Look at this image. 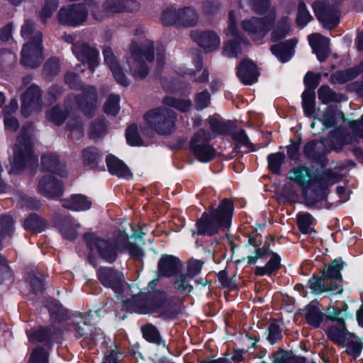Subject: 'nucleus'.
Masks as SVG:
<instances>
[{"label": "nucleus", "instance_id": "nucleus-14", "mask_svg": "<svg viewBox=\"0 0 363 363\" xmlns=\"http://www.w3.org/2000/svg\"><path fill=\"white\" fill-rule=\"evenodd\" d=\"M88 11L83 4H74L60 9L57 17L60 23L65 26H77L87 19Z\"/></svg>", "mask_w": 363, "mask_h": 363}, {"label": "nucleus", "instance_id": "nucleus-24", "mask_svg": "<svg viewBox=\"0 0 363 363\" xmlns=\"http://www.w3.org/2000/svg\"><path fill=\"white\" fill-rule=\"evenodd\" d=\"M181 261L177 257L162 255L158 262L157 270L161 277H171L181 272Z\"/></svg>", "mask_w": 363, "mask_h": 363}, {"label": "nucleus", "instance_id": "nucleus-28", "mask_svg": "<svg viewBox=\"0 0 363 363\" xmlns=\"http://www.w3.org/2000/svg\"><path fill=\"white\" fill-rule=\"evenodd\" d=\"M305 157L312 162H315L322 166L325 165V156L324 154V147L323 145L315 140L307 143L303 148Z\"/></svg>", "mask_w": 363, "mask_h": 363}, {"label": "nucleus", "instance_id": "nucleus-16", "mask_svg": "<svg viewBox=\"0 0 363 363\" xmlns=\"http://www.w3.org/2000/svg\"><path fill=\"white\" fill-rule=\"evenodd\" d=\"M72 50L79 61L88 64L89 70L93 73L99 65V51L83 41L73 43Z\"/></svg>", "mask_w": 363, "mask_h": 363}, {"label": "nucleus", "instance_id": "nucleus-38", "mask_svg": "<svg viewBox=\"0 0 363 363\" xmlns=\"http://www.w3.org/2000/svg\"><path fill=\"white\" fill-rule=\"evenodd\" d=\"M313 172L308 167L298 166L289 172V179L295 182L298 186H303L308 184L312 178Z\"/></svg>", "mask_w": 363, "mask_h": 363}, {"label": "nucleus", "instance_id": "nucleus-52", "mask_svg": "<svg viewBox=\"0 0 363 363\" xmlns=\"http://www.w3.org/2000/svg\"><path fill=\"white\" fill-rule=\"evenodd\" d=\"M246 42V38L244 41H240L238 38L228 40L224 45L223 54L228 57H237L242 52L240 43Z\"/></svg>", "mask_w": 363, "mask_h": 363}, {"label": "nucleus", "instance_id": "nucleus-40", "mask_svg": "<svg viewBox=\"0 0 363 363\" xmlns=\"http://www.w3.org/2000/svg\"><path fill=\"white\" fill-rule=\"evenodd\" d=\"M25 229L34 233H40L47 228L46 220L37 213H30L24 220Z\"/></svg>", "mask_w": 363, "mask_h": 363}, {"label": "nucleus", "instance_id": "nucleus-20", "mask_svg": "<svg viewBox=\"0 0 363 363\" xmlns=\"http://www.w3.org/2000/svg\"><path fill=\"white\" fill-rule=\"evenodd\" d=\"M97 277L105 287L120 292L123 287V274L112 267H101L97 270Z\"/></svg>", "mask_w": 363, "mask_h": 363}, {"label": "nucleus", "instance_id": "nucleus-31", "mask_svg": "<svg viewBox=\"0 0 363 363\" xmlns=\"http://www.w3.org/2000/svg\"><path fill=\"white\" fill-rule=\"evenodd\" d=\"M350 333V332L347 330L345 321L335 323V325L329 326L326 330L328 338L338 346L344 343V340Z\"/></svg>", "mask_w": 363, "mask_h": 363}, {"label": "nucleus", "instance_id": "nucleus-4", "mask_svg": "<svg viewBox=\"0 0 363 363\" xmlns=\"http://www.w3.org/2000/svg\"><path fill=\"white\" fill-rule=\"evenodd\" d=\"M87 247L91 251H96L99 256L108 263H113L118 257V251L123 250L128 245V234L125 231H118L113 240L96 237L91 233L84 235Z\"/></svg>", "mask_w": 363, "mask_h": 363}, {"label": "nucleus", "instance_id": "nucleus-15", "mask_svg": "<svg viewBox=\"0 0 363 363\" xmlns=\"http://www.w3.org/2000/svg\"><path fill=\"white\" fill-rule=\"evenodd\" d=\"M313 8L315 16L325 28L333 29L338 25L340 12L337 6L326 1H315Z\"/></svg>", "mask_w": 363, "mask_h": 363}, {"label": "nucleus", "instance_id": "nucleus-21", "mask_svg": "<svg viewBox=\"0 0 363 363\" xmlns=\"http://www.w3.org/2000/svg\"><path fill=\"white\" fill-rule=\"evenodd\" d=\"M53 221L63 237L70 240L76 239L78 235L77 230L80 225L74 218L56 213L53 215Z\"/></svg>", "mask_w": 363, "mask_h": 363}, {"label": "nucleus", "instance_id": "nucleus-17", "mask_svg": "<svg viewBox=\"0 0 363 363\" xmlns=\"http://www.w3.org/2000/svg\"><path fill=\"white\" fill-rule=\"evenodd\" d=\"M41 89L35 84L30 85L21 96V113L28 116L43 107Z\"/></svg>", "mask_w": 363, "mask_h": 363}, {"label": "nucleus", "instance_id": "nucleus-12", "mask_svg": "<svg viewBox=\"0 0 363 363\" xmlns=\"http://www.w3.org/2000/svg\"><path fill=\"white\" fill-rule=\"evenodd\" d=\"M275 16L270 14L264 18L252 17L241 23L242 28L255 41L262 40L274 23Z\"/></svg>", "mask_w": 363, "mask_h": 363}, {"label": "nucleus", "instance_id": "nucleus-30", "mask_svg": "<svg viewBox=\"0 0 363 363\" xmlns=\"http://www.w3.org/2000/svg\"><path fill=\"white\" fill-rule=\"evenodd\" d=\"M296 41L294 40H285L284 42L271 46V52L281 62L289 61L293 55L294 47Z\"/></svg>", "mask_w": 363, "mask_h": 363}, {"label": "nucleus", "instance_id": "nucleus-37", "mask_svg": "<svg viewBox=\"0 0 363 363\" xmlns=\"http://www.w3.org/2000/svg\"><path fill=\"white\" fill-rule=\"evenodd\" d=\"M318 303H311L306 307L305 318L308 325L317 328L323 321L325 314L318 306Z\"/></svg>", "mask_w": 363, "mask_h": 363}, {"label": "nucleus", "instance_id": "nucleus-11", "mask_svg": "<svg viewBox=\"0 0 363 363\" xmlns=\"http://www.w3.org/2000/svg\"><path fill=\"white\" fill-rule=\"evenodd\" d=\"M212 137L210 133L200 129L190 141V149L195 157L201 162H208L216 156V150L209 145Z\"/></svg>", "mask_w": 363, "mask_h": 363}, {"label": "nucleus", "instance_id": "nucleus-6", "mask_svg": "<svg viewBox=\"0 0 363 363\" xmlns=\"http://www.w3.org/2000/svg\"><path fill=\"white\" fill-rule=\"evenodd\" d=\"M33 124L26 123L21 128L13 148V167L10 172L22 170L26 165L35 164L38 158L33 152Z\"/></svg>", "mask_w": 363, "mask_h": 363}, {"label": "nucleus", "instance_id": "nucleus-51", "mask_svg": "<svg viewBox=\"0 0 363 363\" xmlns=\"http://www.w3.org/2000/svg\"><path fill=\"white\" fill-rule=\"evenodd\" d=\"M107 132V125L101 118L94 120L89 127V135L91 139L97 140L104 137Z\"/></svg>", "mask_w": 363, "mask_h": 363}, {"label": "nucleus", "instance_id": "nucleus-9", "mask_svg": "<svg viewBox=\"0 0 363 363\" xmlns=\"http://www.w3.org/2000/svg\"><path fill=\"white\" fill-rule=\"evenodd\" d=\"M144 118L149 127L160 135H169L174 131L176 115L169 108H153L146 113Z\"/></svg>", "mask_w": 363, "mask_h": 363}, {"label": "nucleus", "instance_id": "nucleus-46", "mask_svg": "<svg viewBox=\"0 0 363 363\" xmlns=\"http://www.w3.org/2000/svg\"><path fill=\"white\" fill-rule=\"evenodd\" d=\"M27 279L34 294H41L44 290V276L38 270H31L27 273Z\"/></svg>", "mask_w": 363, "mask_h": 363}, {"label": "nucleus", "instance_id": "nucleus-58", "mask_svg": "<svg viewBox=\"0 0 363 363\" xmlns=\"http://www.w3.org/2000/svg\"><path fill=\"white\" fill-rule=\"evenodd\" d=\"M304 198L308 206H313L318 201L325 198V193L321 189L318 190L307 189L304 193Z\"/></svg>", "mask_w": 363, "mask_h": 363}, {"label": "nucleus", "instance_id": "nucleus-39", "mask_svg": "<svg viewBox=\"0 0 363 363\" xmlns=\"http://www.w3.org/2000/svg\"><path fill=\"white\" fill-rule=\"evenodd\" d=\"M308 285L311 291L315 294H321L326 291H333L336 294V289L332 284L326 281L325 277L322 274L321 277L313 276L308 281Z\"/></svg>", "mask_w": 363, "mask_h": 363}, {"label": "nucleus", "instance_id": "nucleus-19", "mask_svg": "<svg viewBox=\"0 0 363 363\" xmlns=\"http://www.w3.org/2000/svg\"><path fill=\"white\" fill-rule=\"evenodd\" d=\"M190 37L206 52H212L217 50L220 44L218 35L211 30H193L190 32Z\"/></svg>", "mask_w": 363, "mask_h": 363}, {"label": "nucleus", "instance_id": "nucleus-32", "mask_svg": "<svg viewBox=\"0 0 363 363\" xmlns=\"http://www.w3.org/2000/svg\"><path fill=\"white\" fill-rule=\"evenodd\" d=\"M362 72L363 60L350 69L335 72L331 75V79L335 83L344 84L356 78Z\"/></svg>", "mask_w": 363, "mask_h": 363}, {"label": "nucleus", "instance_id": "nucleus-64", "mask_svg": "<svg viewBox=\"0 0 363 363\" xmlns=\"http://www.w3.org/2000/svg\"><path fill=\"white\" fill-rule=\"evenodd\" d=\"M194 103L196 110L201 111L207 108L211 103V94L206 90H203L195 95Z\"/></svg>", "mask_w": 363, "mask_h": 363}, {"label": "nucleus", "instance_id": "nucleus-54", "mask_svg": "<svg viewBox=\"0 0 363 363\" xmlns=\"http://www.w3.org/2000/svg\"><path fill=\"white\" fill-rule=\"evenodd\" d=\"M164 104L172 106L180 111L185 112L189 110L192 104L189 99H177L173 96H166L163 99Z\"/></svg>", "mask_w": 363, "mask_h": 363}, {"label": "nucleus", "instance_id": "nucleus-42", "mask_svg": "<svg viewBox=\"0 0 363 363\" xmlns=\"http://www.w3.org/2000/svg\"><path fill=\"white\" fill-rule=\"evenodd\" d=\"M290 30L289 19L287 16L281 17L271 33V40L277 42L284 38Z\"/></svg>", "mask_w": 363, "mask_h": 363}, {"label": "nucleus", "instance_id": "nucleus-7", "mask_svg": "<svg viewBox=\"0 0 363 363\" xmlns=\"http://www.w3.org/2000/svg\"><path fill=\"white\" fill-rule=\"evenodd\" d=\"M60 333L54 327H39L32 332H27L30 342L44 343L46 347H37L30 356L29 363H48L49 350L55 335Z\"/></svg>", "mask_w": 363, "mask_h": 363}, {"label": "nucleus", "instance_id": "nucleus-8", "mask_svg": "<svg viewBox=\"0 0 363 363\" xmlns=\"http://www.w3.org/2000/svg\"><path fill=\"white\" fill-rule=\"evenodd\" d=\"M90 6L91 16L99 21L115 13H133L140 9V4L135 0H106L101 7L96 2H91Z\"/></svg>", "mask_w": 363, "mask_h": 363}, {"label": "nucleus", "instance_id": "nucleus-50", "mask_svg": "<svg viewBox=\"0 0 363 363\" xmlns=\"http://www.w3.org/2000/svg\"><path fill=\"white\" fill-rule=\"evenodd\" d=\"M315 92L312 90H305L302 94V106L306 116H311L315 113Z\"/></svg>", "mask_w": 363, "mask_h": 363}, {"label": "nucleus", "instance_id": "nucleus-10", "mask_svg": "<svg viewBox=\"0 0 363 363\" xmlns=\"http://www.w3.org/2000/svg\"><path fill=\"white\" fill-rule=\"evenodd\" d=\"M250 245H252L255 247V255L248 256V264H255L258 259H267L270 256L269 259L264 267H257L255 269V274L257 276H264L265 274H271L274 272L278 270L281 267L280 257L269 250V245L267 242L264 243L262 247H259V245L257 242L256 238L250 237L248 240Z\"/></svg>", "mask_w": 363, "mask_h": 363}, {"label": "nucleus", "instance_id": "nucleus-62", "mask_svg": "<svg viewBox=\"0 0 363 363\" xmlns=\"http://www.w3.org/2000/svg\"><path fill=\"white\" fill-rule=\"evenodd\" d=\"M35 33H41L39 30H35L34 23L30 20H26L24 24L22 26L21 34L25 39H29L28 42L36 43L35 38Z\"/></svg>", "mask_w": 363, "mask_h": 363}, {"label": "nucleus", "instance_id": "nucleus-49", "mask_svg": "<svg viewBox=\"0 0 363 363\" xmlns=\"http://www.w3.org/2000/svg\"><path fill=\"white\" fill-rule=\"evenodd\" d=\"M60 70V60L57 57H50L44 64L43 74L44 78L51 79L57 75Z\"/></svg>", "mask_w": 363, "mask_h": 363}, {"label": "nucleus", "instance_id": "nucleus-35", "mask_svg": "<svg viewBox=\"0 0 363 363\" xmlns=\"http://www.w3.org/2000/svg\"><path fill=\"white\" fill-rule=\"evenodd\" d=\"M199 16L195 9L186 6L179 9V27H194L199 23Z\"/></svg>", "mask_w": 363, "mask_h": 363}, {"label": "nucleus", "instance_id": "nucleus-5", "mask_svg": "<svg viewBox=\"0 0 363 363\" xmlns=\"http://www.w3.org/2000/svg\"><path fill=\"white\" fill-rule=\"evenodd\" d=\"M129 52L130 56L127 58L126 61L133 77L136 80L145 78L149 73V69L144 59L150 62L154 60L153 43L147 40L138 45L135 42H132Z\"/></svg>", "mask_w": 363, "mask_h": 363}, {"label": "nucleus", "instance_id": "nucleus-53", "mask_svg": "<svg viewBox=\"0 0 363 363\" xmlns=\"http://www.w3.org/2000/svg\"><path fill=\"white\" fill-rule=\"evenodd\" d=\"M179 9L169 7L161 14V21L164 26H176L179 27Z\"/></svg>", "mask_w": 363, "mask_h": 363}, {"label": "nucleus", "instance_id": "nucleus-26", "mask_svg": "<svg viewBox=\"0 0 363 363\" xmlns=\"http://www.w3.org/2000/svg\"><path fill=\"white\" fill-rule=\"evenodd\" d=\"M41 167L43 170L60 177H64L67 174L65 164L59 160V156L55 153L43 155L41 157Z\"/></svg>", "mask_w": 363, "mask_h": 363}, {"label": "nucleus", "instance_id": "nucleus-34", "mask_svg": "<svg viewBox=\"0 0 363 363\" xmlns=\"http://www.w3.org/2000/svg\"><path fill=\"white\" fill-rule=\"evenodd\" d=\"M108 169L112 174L119 177L128 178L131 176V172L128 167L115 156L109 155L106 159Z\"/></svg>", "mask_w": 363, "mask_h": 363}, {"label": "nucleus", "instance_id": "nucleus-33", "mask_svg": "<svg viewBox=\"0 0 363 363\" xmlns=\"http://www.w3.org/2000/svg\"><path fill=\"white\" fill-rule=\"evenodd\" d=\"M62 207L72 211H86L91 206L87 197L82 194L72 196L61 201Z\"/></svg>", "mask_w": 363, "mask_h": 363}, {"label": "nucleus", "instance_id": "nucleus-29", "mask_svg": "<svg viewBox=\"0 0 363 363\" xmlns=\"http://www.w3.org/2000/svg\"><path fill=\"white\" fill-rule=\"evenodd\" d=\"M347 335V337L344 340V343L341 344L340 347L345 348V352L356 359L360 356L363 349L362 339L353 333Z\"/></svg>", "mask_w": 363, "mask_h": 363}, {"label": "nucleus", "instance_id": "nucleus-36", "mask_svg": "<svg viewBox=\"0 0 363 363\" xmlns=\"http://www.w3.org/2000/svg\"><path fill=\"white\" fill-rule=\"evenodd\" d=\"M82 159L84 165L91 169H96L102 160V153L94 146H89L82 151Z\"/></svg>", "mask_w": 363, "mask_h": 363}, {"label": "nucleus", "instance_id": "nucleus-25", "mask_svg": "<svg viewBox=\"0 0 363 363\" xmlns=\"http://www.w3.org/2000/svg\"><path fill=\"white\" fill-rule=\"evenodd\" d=\"M308 40L318 59L320 62L325 61L330 52L329 39L319 33H315L308 36Z\"/></svg>", "mask_w": 363, "mask_h": 363}, {"label": "nucleus", "instance_id": "nucleus-1", "mask_svg": "<svg viewBox=\"0 0 363 363\" xmlns=\"http://www.w3.org/2000/svg\"><path fill=\"white\" fill-rule=\"evenodd\" d=\"M88 116L92 117L97 108V92L94 86H89L83 90L82 96H68L65 101V110L55 106L47 111V119L57 125H61L67 116L74 113L75 105Z\"/></svg>", "mask_w": 363, "mask_h": 363}, {"label": "nucleus", "instance_id": "nucleus-43", "mask_svg": "<svg viewBox=\"0 0 363 363\" xmlns=\"http://www.w3.org/2000/svg\"><path fill=\"white\" fill-rule=\"evenodd\" d=\"M208 122L211 130L218 134L229 135L236 129L235 123L230 121H220L217 118H211Z\"/></svg>", "mask_w": 363, "mask_h": 363}, {"label": "nucleus", "instance_id": "nucleus-59", "mask_svg": "<svg viewBox=\"0 0 363 363\" xmlns=\"http://www.w3.org/2000/svg\"><path fill=\"white\" fill-rule=\"evenodd\" d=\"M233 140L236 143L237 145H240L250 151H255V148L252 143H250L248 137L247 136L245 131L243 129H240L238 131L233 130L231 133Z\"/></svg>", "mask_w": 363, "mask_h": 363}, {"label": "nucleus", "instance_id": "nucleus-3", "mask_svg": "<svg viewBox=\"0 0 363 363\" xmlns=\"http://www.w3.org/2000/svg\"><path fill=\"white\" fill-rule=\"evenodd\" d=\"M126 308L133 312L147 313H159L164 318H173V313L168 311L166 295L163 291L140 292L125 301Z\"/></svg>", "mask_w": 363, "mask_h": 363}, {"label": "nucleus", "instance_id": "nucleus-23", "mask_svg": "<svg viewBox=\"0 0 363 363\" xmlns=\"http://www.w3.org/2000/svg\"><path fill=\"white\" fill-rule=\"evenodd\" d=\"M344 262L341 260L335 259L328 265L326 269L322 272V274L325 277L326 281L332 284L336 289V294H340L342 291V278L340 271L343 267Z\"/></svg>", "mask_w": 363, "mask_h": 363}, {"label": "nucleus", "instance_id": "nucleus-22", "mask_svg": "<svg viewBox=\"0 0 363 363\" xmlns=\"http://www.w3.org/2000/svg\"><path fill=\"white\" fill-rule=\"evenodd\" d=\"M103 55L104 62L111 69L116 81L123 86H128L129 83L125 77L123 69L120 65L113 50L109 46H105L103 48Z\"/></svg>", "mask_w": 363, "mask_h": 363}, {"label": "nucleus", "instance_id": "nucleus-61", "mask_svg": "<svg viewBox=\"0 0 363 363\" xmlns=\"http://www.w3.org/2000/svg\"><path fill=\"white\" fill-rule=\"evenodd\" d=\"M119 96L111 94L104 104V112L112 116L117 115L119 111Z\"/></svg>", "mask_w": 363, "mask_h": 363}, {"label": "nucleus", "instance_id": "nucleus-27", "mask_svg": "<svg viewBox=\"0 0 363 363\" xmlns=\"http://www.w3.org/2000/svg\"><path fill=\"white\" fill-rule=\"evenodd\" d=\"M237 75L243 84H252L257 82L259 73L254 62L245 60L240 63Z\"/></svg>", "mask_w": 363, "mask_h": 363}, {"label": "nucleus", "instance_id": "nucleus-56", "mask_svg": "<svg viewBox=\"0 0 363 363\" xmlns=\"http://www.w3.org/2000/svg\"><path fill=\"white\" fill-rule=\"evenodd\" d=\"M268 168L271 172L275 174H280L281 166L285 160V155L283 152L270 154L267 157Z\"/></svg>", "mask_w": 363, "mask_h": 363}, {"label": "nucleus", "instance_id": "nucleus-2", "mask_svg": "<svg viewBox=\"0 0 363 363\" xmlns=\"http://www.w3.org/2000/svg\"><path fill=\"white\" fill-rule=\"evenodd\" d=\"M233 212V204L231 200L224 199L217 208L211 207L209 212L203 213L196 222L197 232L200 235L212 236L220 230H223L230 225Z\"/></svg>", "mask_w": 363, "mask_h": 363}, {"label": "nucleus", "instance_id": "nucleus-47", "mask_svg": "<svg viewBox=\"0 0 363 363\" xmlns=\"http://www.w3.org/2000/svg\"><path fill=\"white\" fill-rule=\"evenodd\" d=\"M193 279L187 274L181 272L179 277L172 283L176 291L180 294H189L193 290V286L190 284V281Z\"/></svg>", "mask_w": 363, "mask_h": 363}, {"label": "nucleus", "instance_id": "nucleus-57", "mask_svg": "<svg viewBox=\"0 0 363 363\" xmlns=\"http://www.w3.org/2000/svg\"><path fill=\"white\" fill-rule=\"evenodd\" d=\"M313 218L308 213H300L297 215V223L300 231L302 233L308 234L313 231L311 228Z\"/></svg>", "mask_w": 363, "mask_h": 363}, {"label": "nucleus", "instance_id": "nucleus-55", "mask_svg": "<svg viewBox=\"0 0 363 363\" xmlns=\"http://www.w3.org/2000/svg\"><path fill=\"white\" fill-rule=\"evenodd\" d=\"M65 83L72 89L79 90L82 89L81 94L76 95L78 98L82 96L83 90L86 88L84 86L79 75L73 72H67L64 77ZM89 86H87L89 87Z\"/></svg>", "mask_w": 363, "mask_h": 363}, {"label": "nucleus", "instance_id": "nucleus-45", "mask_svg": "<svg viewBox=\"0 0 363 363\" xmlns=\"http://www.w3.org/2000/svg\"><path fill=\"white\" fill-rule=\"evenodd\" d=\"M318 99L323 104L330 102H341L344 99V96L341 94H337L327 85L321 86L318 90Z\"/></svg>", "mask_w": 363, "mask_h": 363}, {"label": "nucleus", "instance_id": "nucleus-41", "mask_svg": "<svg viewBox=\"0 0 363 363\" xmlns=\"http://www.w3.org/2000/svg\"><path fill=\"white\" fill-rule=\"evenodd\" d=\"M140 330L143 338L147 342L160 345L162 343V338L158 329L152 323L143 325Z\"/></svg>", "mask_w": 363, "mask_h": 363}, {"label": "nucleus", "instance_id": "nucleus-13", "mask_svg": "<svg viewBox=\"0 0 363 363\" xmlns=\"http://www.w3.org/2000/svg\"><path fill=\"white\" fill-rule=\"evenodd\" d=\"M35 38L37 40L36 43H26L21 50L20 62L24 67L35 68L43 61V35L41 33H35Z\"/></svg>", "mask_w": 363, "mask_h": 363}, {"label": "nucleus", "instance_id": "nucleus-44", "mask_svg": "<svg viewBox=\"0 0 363 363\" xmlns=\"http://www.w3.org/2000/svg\"><path fill=\"white\" fill-rule=\"evenodd\" d=\"M46 307L49 311L51 318L55 321L61 322L65 320L68 317L67 311L57 300L48 301Z\"/></svg>", "mask_w": 363, "mask_h": 363}, {"label": "nucleus", "instance_id": "nucleus-48", "mask_svg": "<svg viewBox=\"0 0 363 363\" xmlns=\"http://www.w3.org/2000/svg\"><path fill=\"white\" fill-rule=\"evenodd\" d=\"M347 309V305L342 303L341 306H330L327 308V315H325L328 320L334 323H339L345 321V311Z\"/></svg>", "mask_w": 363, "mask_h": 363}, {"label": "nucleus", "instance_id": "nucleus-60", "mask_svg": "<svg viewBox=\"0 0 363 363\" xmlns=\"http://www.w3.org/2000/svg\"><path fill=\"white\" fill-rule=\"evenodd\" d=\"M228 17V26L225 29L226 35L228 36L233 37L234 38H238L240 40V41H244L245 38L240 33L238 29L235 18L234 16V12L233 11L229 12Z\"/></svg>", "mask_w": 363, "mask_h": 363}, {"label": "nucleus", "instance_id": "nucleus-63", "mask_svg": "<svg viewBox=\"0 0 363 363\" xmlns=\"http://www.w3.org/2000/svg\"><path fill=\"white\" fill-rule=\"evenodd\" d=\"M312 19L311 15L307 10L306 4L300 1L298 6L296 23L301 27L305 26Z\"/></svg>", "mask_w": 363, "mask_h": 363}, {"label": "nucleus", "instance_id": "nucleus-18", "mask_svg": "<svg viewBox=\"0 0 363 363\" xmlns=\"http://www.w3.org/2000/svg\"><path fill=\"white\" fill-rule=\"evenodd\" d=\"M37 191L48 199H57L63 194L62 182L52 174H45L39 179Z\"/></svg>", "mask_w": 363, "mask_h": 363}]
</instances>
